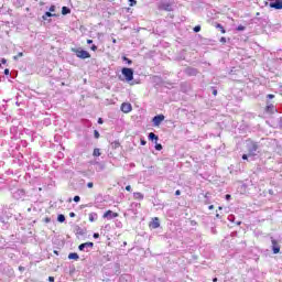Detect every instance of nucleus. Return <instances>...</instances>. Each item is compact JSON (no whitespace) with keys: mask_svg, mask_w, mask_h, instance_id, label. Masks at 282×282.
<instances>
[{"mask_svg":"<svg viewBox=\"0 0 282 282\" xmlns=\"http://www.w3.org/2000/svg\"><path fill=\"white\" fill-rule=\"evenodd\" d=\"M78 253H69L68 259H74L75 261H78Z\"/></svg>","mask_w":282,"mask_h":282,"instance_id":"16","label":"nucleus"},{"mask_svg":"<svg viewBox=\"0 0 282 282\" xmlns=\"http://www.w3.org/2000/svg\"><path fill=\"white\" fill-rule=\"evenodd\" d=\"M73 199H74V202L78 203V202H80V196H75Z\"/></svg>","mask_w":282,"mask_h":282,"instance_id":"29","label":"nucleus"},{"mask_svg":"<svg viewBox=\"0 0 282 282\" xmlns=\"http://www.w3.org/2000/svg\"><path fill=\"white\" fill-rule=\"evenodd\" d=\"M87 43H88V45H91V43H94V41L93 40H87Z\"/></svg>","mask_w":282,"mask_h":282,"instance_id":"39","label":"nucleus"},{"mask_svg":"<svg viewBox=\"0 0 282 282\" xmlns=\"http://www.w3.org/2000/svg\"><path fill=\"white\" fill-rule=\"evenodd\" d=\"M270 8H274L275 10H282V0H275L270 3Z\"/></svg>","mask_w":282,"mask_h":282,"instance_id":"8","label":"nucleus"},{"mask_svg":"<svg viewBox=\"0 0 282 282\" xmlns=\"http://www.w3.org/2000/svg\"><path fill=\"white\" fill-rule=\"evenodd\" d=\"M163 10H166V12H171L173 10V7H171V4H163Z\"/></svg>","mask_w":282,"mask_h":282,"instance_id":"19","label":"nucleus"},{"mask_svg":"<svg viewBox=\"0 0 282 282\" xmlns=\"http://www.w3.org/2000/svg\"><path fill=\"white\" fill-rule=\"evenodd\" d=\"M79 250H85V249H87V248H94V242H86V243H82V245H79Z\"/></svg>","mask_w":282,"mask_h":282,"instance_id":"10","label":"nucleus"},{"mask_svg":"<svg viewBox=\"0 0 282 282\" xmlns=\"http://www.w3.org/2000/svg\"><path fill=\"white\" fill-rule=\"evenodd\" d=\"M48 10H50V12H56V7L55 6H51Z\"/></svg>","mask_w":282,"mask_h":282,"instance_id":"26","label":"nucleus"},{"mask_svg":"<svg viewBox=\"0 0 282 282\" xmlns=\"http://www.w3.org/2000/svg\"><path fill=\"white\" fill-rule=\"evenodd\" d=\"M194 32H202V26L196 25V26L194 28Z\"/></svg>","mask_w":282,"mask_h":282,"instance_id":"25","label":"nucleus"},{"mask_svg":"<svg viewBox=\"0 0 282 282\" xmlns=\"http://www.w3.org/2000/svg\"><path fill=\"white\" fill-rule=\"evenodd\" d=\"M213 208H214V206H213V205H210V206H209V210H213Z\"/></svg>","mask_w":282,"mask_h":282,"instance_id":"49","label":"nucleus"},{"mask_svg":"<svg viewBox=\"0 0 282 282\" xmlns=\"http://www.w3.org/2000/svg\"><path fill=\"white\" fill-rule=\"evenodd\" d=\"M121 74L124 76L127 83L133 80V70L131 68H122Z\"/></svg>","mask_w":282,"mask_h":282,"instance_id":"2","label":"nucleus"},{"mask_svg":"<svg viewBox=\"0 0 282 282\" xmlns=\"http://www.w3.org/2000/svg\"><path fill=\"white\" fill-rule=\"evenodd\" d=\"M243 30H246V26H243V25H238V28H237V31H238V32H243Z\"/></svg>","mask_w":282,"mask_h":282,"instance_id":"23","label":"nucleus"},{"mask_svg":"<svg viewBox=\"0 0 282 282\" xmlns=\"http://www.w3.org/2000/svg\"><path fill=\"white\" fill-rule=\"evenodd\" d=\"M118 217V213H113L112 210H107L104 214V219H116Z\"/></svg>","mask_w":282,"mask_h":282,"instance_id":"7","label":"nucleus"},{"mask_svg":"<svg viewBox=\"0 0 282 282\" xmlns=\"http://www.w3.org/2000/svg\"><path fill=\"white\" fill-rule=\"evenodd\" d=\"M0 67H1V64H0Z\"/></svg>","mask_w":282,"mask_h":282,"instance_id":"54","label":"nucleus"},{"mask_svg":"<svg viewBox=\"0 0 282 282\" xmlns=\"http://www.w3.org/2000/svg\"><path fill=\"white\" fill-rule=\"evenodd\" d=\"M133 109V107L131 106V104H129V102H123L122 105H121V111L123 112V113H130V111Z\"/></svg>","mask_w":282,"mask_h":282,"instance_id":"6","label":"nucleus"},{"mask_svg":"<svg viewBox=\"0 0 282 282\" xmlns=\"http://www.w3.org/2000/svg\"><path fill=\"white\" fill-rule=\"evenodd\" d=\"M225 197H226V199H230V195L229 194H227Z\"/></svg>","mask_w":282,"mask_h":282,"instance_id":"47","label":"nucleus"},{"mask_svg":"<svg viewBox=\"0 0 282 282\" xmlns=\"http://www.w3.org/2000/svg\"><path fill=\"white\" fill-rule=\"evenodd\" d=\"M134 199H139L140 202H142V199H144V194L140 193V192H135L133 194Z\"/></svg>","mask_w":282,"mask_h":282,"instance_id":"11","label":"nucleus"},{"mask_svg":"<svg viewBox=\"0 0 282 282\" xmlns=\"http://www.w3.org/2000/svg\"><path fill=\"white\" fill-rule=\"evenodd\" d=\"M153 124L154 127H160V124H162V122H164V115H158L155 116L153 119Z\"/></svg>","mask_w":282,"mask_h":282,"instance_id":"5","label":"nucleus"},{"mask_svg":"<svg viewBox=\"0 0 282 282\" xmlns=\"http://www.w3.org/2000/svg\"><path fill=\"white\" fill-rule=\"evenodd\" d=\"M57 221H59V224H63V221H65V215L59 214V215L57 216Z\"/></svg>","mask_w":282,"mask_h":282,"instance_id":"20","label":"nucleus"},{"mask_svg":"<svg viewBox=\"0 0 282 282\" xmlns=\"http://www.w3.org/2000/svg\"><path fill=\"white\" fill-rule=\"evenodd\" d=\"M1 63H2V65H6V63H8V61L6 58H2Z\"/></svg>","mask_w":282,"mask_h":282,"instance_id":"37","label":"nucleus"},{"mask_svg":"<svg viewBox=\"0 0 282 282\" xmlns=\"http://www.w3.org/2000/svg\"><path fill=\"white\" fill-rule=\"evenodd\" d=\"M89 221L94 223L96 219H98V214L96 213H90L88 216Z\"/></svg>","mask_w":282,"mask_h":282,"instance_id":"12","label":"nucleus"},{"mask_svg":"<svg viewBox=\"0 0 282 282\" xmlns=\"http://www.w3.org/2000/svg\"><path fill=\"white\" fill-rule=\"evenodd\" d=\"M271 243H272L273 254H279V252H281V247L279 246V242L274 240V238H271Z\"/></svg>","mask_w":282,"mask_h":282,"instance_id":"4","label":"nucleus"},{"mask_svg":"<svg viewBox=\"0 0 282 282\" xmlns=\"http://www.w3.org/2000/svg\"><path fill=\"white\" fill-rule=\"evenodd\" d=\"M151 228L156 229L160 226V218H153L152 223L150 224Z\"/></svg>","mask_w":282,"mask_h":282,"instance_id":"9","label":"nucleus"},{"mask_svg":"<svg viewBox=\"0 0 282 282\" xmlns=\"http://www.w3.org/2000/svg\"><path fill=\"white\" fill-rule=\"evenodd\" d=\"M72 12V10H69V8H67V7H63L62 8V14H69Z\"/></svg>","mask_w":282,"mask_h":282,"instance_id":"15","label":"nucleus"},{"mask_svg":"<svg viewBox=\"0 0 282 282\" xmlns=\"http://www.w3.org/2000/svg\"><path fill=\"white\" fill-rule=\"evenodd\" d=\"M69 217H76V214H75L74 212H72V213L69 214Z\"/></svg>","mask_w":282,"mask_h":282,"instance_id":"38","label":"nucleus"},{"mask_svg":"<svg viewBox=\"0 0 282 282\" xmlns=\"http://www.w3.org/2000/svg\"><path fill=\"white\" fill-rule=\"evenodd\" d=\"M280 124H281V127H282V117L280 118Z\"/></svg>","mask_w":282,"mask_h":282,"instance_id":"50","label":"nucleus"},{"mask_svg":"<svg viewBox=\"0 0 282 282\" xmlns=\"http://www.w3.org/2000/svg\"><path fill=\"white\" fill-rule=\"evenodd\" d=\"M112 43H116V39L112 40Z\"/></svg>","mask_w":282,"mask_h":282,"instance_id":"52","label":"nucleus"},{"mask_svg":"<svg viewBox=\"0 0 282 282\" xmlns=\"http://www.w3.org/2000/svg\"><path fill=\"white\" fill-rule=\"evenodd\" d=\"M4 75H6V76H10V69L6 68V69H4Z\"/></svg>","mask_w":282,"mask_h":282,"instance_id":"31","label":"nucleus"},{"mask_svg":"<svg viewBox=\"0 0 282 282\" xmlns=\"http://www.w3.org/2000/svg\"><path fill=\"white\" fill-rule=\"evenodd\" d=\"M93 155H94L95 158H100V149L96 148V149L94 150V152H93Z\"/></svg>","mask_w":282,"mask_h":282,"instance_id":"18","label":"nucleus"},{"mask_svg":"<svg viewBox=\"0 0 282 282\" xmlns=\"http://www.w3.org/2000/svg\"><path fill=\"white\" fill-rule=\"evenodd\" d=\"M126 191H128V192L130 193V191H131V185H127V186H126Z\"/></svg>","mask_w":282,"mask_h":282,"instance_id":"35","label":"nucleus"},{"mask_svg":"<svg viewBox=\"0 0 282 282\" xmlns=\"http://www.w3.org/2000/svg\"><path fill=\"white\" fill-rule=\"evenodd\" d=\"M175 195H182V192H180V189H177V191L175 192Z\"/></svg>","mask_w":282,"mask_h":282,"instance_id":"43","label":"nucleus"},{"mask_svg":"<svg viewBox=\"0 0 282 282\" xmlns=\"http://www.w3.org/2000/svg\"><path fill=\"white\" fill-rule=\"evenodd\" d=\"M51 219L50 218H45V223L50 224Z\"/></svg>","mask_w":282,"mask_h":282,"instance_id":"46","label":"nucleus"},{"mask_svg":"<svg viewBox=\"0 0 282 282\" xmlns=\"http://www.w3.org/2000/svg\"><path fill=\"white\" fill-rule=\"evenodd\" d=\"M98 124H102V118L98 119Z\"/></svg>","mask_w":282,"mask_h":282,"instance_id":"41","label":"nucleus"},{"mask_svg":"<svg viewBox=\"0 0 282 282\" xmlns=\"http://www.w3.org/2000/svg\"><path fill=\"white\" fill-rule=\"evenodd\" d=\"M213 282H217V278H214V279H213Z\"/></svg>","mask_w":282,"mask_h":282,"instance_id":"51","label":"nucleus"},{"mask_svg":"<svg viewBox=\"0 0 282 282\" xmlns=\"http://www.w3.org/2000/svg\"><path fill=\"white\" fill-rule=\"evenodd\" d=\"M94 239H98L99 237H100V235L99 234H94Z\"/></svg>","mask_w":282,"mask_h":282,"instance_id":"36","label":"nucleus"},{"mask_svg":"<svg viewBox=\"0 0 282 282\" xmlns=\"http://www.w3.org/2000/svg\"><path fill=\"white\" fill-rule=\"evenodd\" d=\"M268 98L272 100V98H274V95H268Z\"/></svg>","mask_w":282,"mask_h":282,"instance_id":"40","label":"nucleus"},{"mask_svg":"<svg viewBox=\"0 0 282 282\" xmlns=\"http://www.w3.org/2000/svg\"><path fill=\"white\" fill-rule=\"evenodd\" d=\"M216 217H219V214H217Z\"/></svg>","mask_w":282,"mask_h":282,"instance_id":"53","label":"nucleus"},{"mask_svg":"<svg viewBox=\"0 0 282 282\" xmlns=\"http://www.w3.org/2000/svg\"><path fill=\"white\" fill-rule=\"evenodd\" d=\"M95 138L96 139L100 138V132H98V130H95Z\"/></svg>","mask_w":282,"mask_h":282,"instance_id":"27","label":"nucleus"},{"mask_svg":"<svg viewBox=\"0 0 282 282\" xmlns=\"http://www.w3.org/2000/svg\"><path fill=\"white\" fill-rule=\"evenodd\" d=\"M123 61H126L128 63V65H131V59L127 58V57H123Z\"/></svg>","mask_w":282,"mask_h":282,"instance_id":"30","label":"nucleus"},{"mask_svg":"<svg viewBox=\"0 0 282 282\" xmlns=\"http://www.w3.org/2000/svg\"><path fill=\"white\" fill-rule=\"evenodd\" d=\"M155 149H156V151H162V144H156Z\"/></svg>","mask_w":282,"mask_h":282,"instance_id":"28","label":"nucleus"},{"mask_svg":"<svg viewBox=\"0 0 282 282\" xmlns=\"http://www.w3.org/2000/svg\"><path fill=\"white\" fill-rule=\"evenodd\" d=\"M221 43H226V37L220 39Z\"/></svg>","mask_w":282,"mask_h":282,"instance_id":"45","label":"nucleus"},{"mask_svg":"<svg viewBox=\"0 0 282 282\" xmlns=\"http://www.w3.org/2000/svg\"><path fill=\"white\" fill-rule=\"evenodd\" d=\"M90 50H93V52H96V50H98V46L93 45V46L90 47Z\"/></svg>","mask_w":282,"mask_h":282,"instance_id":"34","label":"nucleus"},{"mask_svg":"<svg viewBox=\"0 0 282 282\" xmlns=\"http://www.w3.org/2000/svg\"><path fill=\"white\" fill-rule=\"evenodd\" d=\"M22 56H23V53L20 52V53H18V55L13 56V59L19 61V58H21Z\"/></svg>","mask_w":282,"mask_h":282,"instance_id":"22","label":"nucleus"},{"mask_svg":"<svg viewBox=\"0 0 282 282\" xmlns=\"http://www.w3.org/2000/svg\"><path fill=\"white\" fill-rule=\"evenodd\" d=\"M130 7L133 8V6H135V3H138V1L135 0H129Z\"/></svg>","mask_w":282,"mask_h":282,"instance_id":"24","label":"nucleus"},{"mask_svg":"<svg viewBox=\"0 0 282 282\" xmlns=\"http://www.w3.org/2000/svg\"><path fill=\"white\" fill-rule=\"evenodd\" d=\"M141 144H142V147H144L147 144V141L141 140Z\"/></svg>","mask_w":282,"mask_h":282,"instance_id":"42","label":"nucleus"},{"mask_svg":"<svg viewBox=\"0 0 282 282\" xmlns=\"http://www.w3.org/2000/svg\"><path fill=\"white\" fill-rule=\"evenodd\" d=\"M87 187H88V188H94V183H93V182H89V183L87 184Z\"/></svg>","mask_w":282,"mask_h":282,"instance_id":"33","label":"nucleus"},{"mask_svg":"<svg viewBox=\"0 0 282 282\" xmlns=\"http://www.w3.org/2000/svg\"><path fill=\"white\" fill-rule=\"evenodd\" d=\"M48 281H50V282H54V276H50V278H48Z\"/></svg>","mask_w":282,"mask_h":282,"instance_id":"44","label":"nucleus"},{"mask_svg":"<svg viewBox=\"0 0 282 282\" xmlns=\"http://www.w3.org/2000/svg\"><path fill=\"white\" fill-rule=\"evenodd\" d=\"M50 17H56V14H53L50 11L45 12V14L43 15L44 21H47V18H50Z\"/></svg>","mask_w":282,"mask_h":282,"instance_id":"14","label":"nucleus"},{"mask_svg":"<svg viewBox=\"0 0 282 282\" xmlns=\"http://www.w3.org/2000/svg\"><path fill=\"white\" fill-rule=\"evenodd\" d=\"M216 28L220 29L221 34H226V29L221 24H217Z\"/></svg>","mask_w":282,"mask_h":282,"instance_id":"21","label":"nucleus"},{"mask_svg":"<svg viewBox=\"0 0 282 282\" xmlns=\"http://www.w3.org/2000/svg\"><path fill=\"white\" fill-rule=\"evenodd\" d=\"M149 140H152V141L155 140V142H158V135L155 133L151 132L149 134Z\"/></svg>","mask_w":282,"mask_h":282,"instance_id":"17","label":"nucleus"},{"mask_svg":"<svg viewBox=\"0 0 282 282\" xmlns=\"http://www.w3.org/2000/svg\"><path fill=\"white\" fill-rule=\"evenodd\" d=\"M258 149H259V145L257 143L250 142L248 144L249 158H254V155H257Z\"/></svg>","mask_w":282,"mask_h":282,"instance_id":"3","label":"nucleus"},{"mask_svg":"<svg viewBox=\"0 0 282 282\" xmlns=\"http://www.w3.org/2000/svg\"><path fill=\"white\" fill-rule=\"evenodd\" d=\"M213 94H214L215 96H217V90H213Z\"/></svg>","mask_w":282,"mask_h":282,"instance_id":"48","label":"nucleus"},{"mask_svg":"<svg viewBox=\"0 0 282 282\" xmlns=\"http://www.w3.org/2000/svg\"><path fill=\"white\" fill-rule=\"evenodd\" d=\"M72 52L76 54L77 58H82L83 61H85V58H91V54L83 48H72Z\"/></svg>","mask_w":282,"mask_h":282,"instance_id":"1","label":"nucleus"},{"mask_svg":"<svg viewBox=\"0 0 282 282\" xmlns=\"http://www.w3.org/2000/svg\"><path fill=\"white\" fill-rule=\"evenodd\" d=\"M267 111H268V113H274V111H276V110L274 109V105H269V106H267Z\"/></svg>","mask_w":282,"mask_h":282,"instance_id":"13","label":"nucleus"},{"mask_svg":"<svg viewBox=\"0 0 282 282\" xmlns=\"http://www.w3.org/2000/svg\"><path fill=\"white\" fill-rule=\"evenodd\" d=\"M248 158H250V154H249V153L242 155V160H248Z\"/></svg>","mask_w":282,"mask_h":282,"instance_id":"32","label":"nucleus"}]
</instances>
